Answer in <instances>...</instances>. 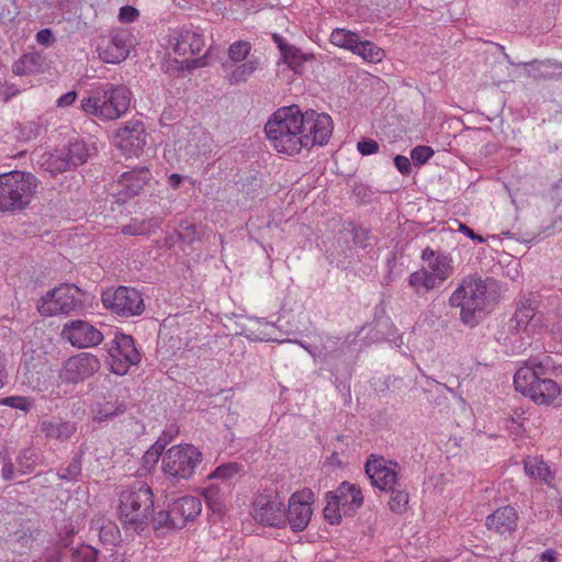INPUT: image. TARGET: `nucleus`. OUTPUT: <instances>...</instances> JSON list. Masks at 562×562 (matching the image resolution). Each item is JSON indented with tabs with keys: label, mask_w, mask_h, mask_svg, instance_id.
<instances>
[{
	"label": "nucleus",
	"mask_w": 562,
	"mask_h": 562,
	"mask_svg": "<svg viewBox=\"0 0 562 562\" xmlns=\"http://www.w3.org/2000/svg\"><path fill=\"white\" fill-rule=\"evenodd\" d=\"M498 297L499 288L495 279L468 276L451 294L449 304L460 308V319L464 325L474 327L494 308Z\"/></svg>",
	"instance_id": "obj_1"
},
{
	"label": "nucleus",
	"mask_w": 562,
	"mask_h": 562,
	"mask_svg": "<svg viewBox=\"0 0 562 562\" xmlns=\"http://www.w3.org/2000/svg\"><path fill=\"white\" fill-rule=\"evenodd\" d=\"M299 105L279 108L265 125L268 140L278 153L295 155L302 150Z\"/></svg>",
	"instance_id": "obj_2"
},
{
	"label": "nucleus",
	"mask_w": 562,
	"mask_h": 562,
	"mask_svg": "<svg viewBox=\"0 0 562 562\" xmlns=\"http://www.w3.org/2000/svg\"><path fill=\"white\" fill-rule=\"evenodd\" d=\"M120 520L126 530L143 532L154 514V494L145 483H136L120 495Z\"/></svg>",
	"instance_id": "obj_3"
},
{
	"label": "nucleus",
	"mask_w": 562,
	"mask_h": 562,
	"mask_svg": "<svg viewBox=\"0 0 562 562\" xmlns=\"http://www.w3.org/2000/svg\"><path fill=\"white\" fill-rule=\"evenodd\" d=\"M38 179L31 172L13 170L0 175V212H20L32 202Z\"/></svg>",
	"instance_id": "obj_4"
},
{
	"label": "nucleus",
	"mask_w": 562,
	"mask_h": 562,
	"mask_svg": "<svg viewBox=\"0 0 562 562\" xmlns=\"http://www.w3.org/2000/svg\"><path fill=\"white\" fill-rule=\"evenodd\" d=\"M131 91L125 86L105 83L81 100L82 110L103 120H116L130 108Z\"/></svg>",
	"instance_id": "obj_5"
},
{
	"label": "nucleus",
	"mask_w": 562,
	"mask_h": 562,
	"mask_svg": "<svg viewBox=\"0 0 562 562\" xmlns=\"http://www.w3.org/2000/svg\"><path fill=\"white\" fill-rule=\"evenodd\" d=\"M324 517L330 525H338L342 516L351 517L362 506L363 496L356 484L342 482L337 490L326 494Z\"/></svg>",
	"instance_id": "obj_6"
},
{
	"label": "nucleus",
	"mask_w": 562,
	"mask_h": 562,
	"mask_svg": "<svg viewBox=\"0 0 562 562\" xmlns=\"http://www.w3.org/2000/svg\"><path fill=\"white\" fill-rule=\"evenodd\" d=\"M82 291L72 283H63L49 290L38 301L37 310L43 316L69 314L83 306Z\"/></svg>",
	"instance_id": "obj_7"
},
{
	"label": "nucleus",
	"mask_w": 562,
	"mask_h": 562,
	"mask_svg": "<svg viewBox=\"0 0 562 562\" xmlns=\"http://www.w3.org/2000/svg\"><path fill=\"white\" fill-rule=\"evenodd\" d=\"M299 116L302 149H310L328 143L333 134V120L328 114L318 113L313 109L303 112L299 108Z\"/></svg>",
	"instance_id": "obj_8"
},
{
	"label": "nucleus",
	"mask_w": 562,
	"mask_h": 562,
	"mask_svg": "<svg viewBox=\"0 0 562 562\" xmlns=\"http://www.w3.org/2000/svg\"><path fill=\"white\" fill-rule=\"evenodd\" d=\"M201 460L202 453L194 446H173L162 457V470L173 479L188 480Z\"/></svg>",
	"instance_id": "obj_9"
},
{
	"label": "nucleus",
	"mask_w": 562,
	"mask_h": 562,
	"mask_svg": "<svg viewBox=\"0 0 562 562\" xmlns=\"http://www.w3.org/2000/svg\"><path fill=\"white\" fill-rule=\"evenodd\" d=\"M101 301L106 310L124 317L140 315L145 310L140 292L130 286L106 289L101 294Z\"/></svg>",
	"instance_id": "obj_10"
},
{
	"label": "nucleus",
	"mask_w": 562,
	"mask_h": 562,
	"mask_svg": "<svg viewBox=\"0 0 562 562\" xmlns=\"http://www.w3.org/2000/svg\"><path fill=\"white\" fill-rule=\"evenodd\" d=\"M113 342L109 350L110 368L114 374L124 375L132 366L139 363L140 353L130 335L116 333Z\"/></svg>",
	"instance_id": "obj_11"
},
{
	"label": "nucleus",
	"mask_w": 562,
	"mask_h": 562,
	"mask_svg": "<svg viewBox=\"0 0 562 562\" xmlns=\"http://www.w3.org/2000/svg\"><path fill=\"white\" fill-rule=\"evenodd\" d=\"M252 516L261 525L276 528L286 526L285 508L277 493L260 494L254 503Z\"/></svg>",
	"instance_id": "obj_12"
},
{
	"label": "nucleus",
	"mask_w": 562,
	"mask_h": 562,
	"mask_svg": "<svg viewBox=\"0 0 562 562\" xmlns=\"http://www.w3.org/2000/svg\"><path fill=\"white\" fill-rule=\"evenodd\" d=\"M313 502L314 493L310 488H303L291 495L285 519L294 532L303 531L308 526L313 513L311 507Z\"/></svg>",
	"instance_id": "obj_13"
},
{
	"label": "nucleus",
	"mask_w": 562,
	"mask_h": 562,
	"mask_svg": "<svg viewBox=\"0 0 562 562\" xmlns=\"http://www.w3.org/2000/svg\"><path fill=\"white\" fill-rule=\"evenodd\" d=\"M116 147L128 157H138L146 145L147 133L139 120H131L122 124L115 132Z\"/></svg>",
	"instance_id": "obj_14"
},
{
	"label": "nucleus",
	"mask_w": 562,
	"mask_h": 562,
	"mask_svg": "<svg viewBox=\"0 0 562 562\" xmlns=\"http://www.w3.org/2000/svg\"><path fill=\"white\" fill-rule=\"evenodd\" d=\"M101 363L90 352H81L68 358L60 370V379L66 383L76 384L99 371Z\"/></svg>",
	"instance_id": "obj_15"
},
{
	"label": "nucleus",
	"mask_w": 562,
	"mask_h": 562,
	"mask_svg": "<svg viewBox=\"0 0 562 562\" xmlns=\"http://www.w3.org/2000/svg\"><path fill=\"white\" fill-rule=\"evenodd\" d=\"M561 366H557L551 356L530 357L522 367H520L514 375V384H525L528 381H536L548 378L553 379L562 370Z\"/></svg>",
	"instance_id": "obj_16"
},
{
	"label": "nucleus",
	"mask_w": 562,
	"mask_h": 562,
	"mask_svg": "<svg viewBox=\"0 0 562 562\" xmlns=\"http://www.w3.org/2000/svg\"><path fill=\"white\" fill-rule=\"evenodd\" d=\"M150 179L151 173L147 167H138L123 172L113 188L116 202L125 203L127 200L138 195L144 187L149 183Z\"/></svg>",
	"instance_id": "obj_17"
},
{
	"label": "nucleus",
	"mask_w": 562,
	"mask_h": 562,
	"mask_svg": "<svg viewBox=\"0 0 562 562\" xmlns=\"http://www.w3.org/2000/svg\"><path fill=\"white\" fill-rule=\"evenodd\" d=\"M61 336L78 348L97 346L103 339V335L98 328L81 319L66 323Z\"/></svg>",
	"instance_id": "obj_18"
},
{
	"label": "nucleus",
	"mask_w": 562,
	"mask_h": 562,
	"mask_svg": "<svg viewBox=\"0 0 562 562\" xmlns=\"http://www.w3.org/2000/svg\"><path fill=\"white\" fill-rule=\"evenodd\" d=\"M364 470L371 484L381 491L387 492L397 485L398 473L387 467V461L383 457L371 454L366 462Z\"/></svg>",
	"instance_id": "obj_19"
},
{
	"label": "nucleus",
	"mask_w": 562,
	"mask_h": 562,
	"mask_svg": "<svg viewBox=\"0 0 562 562\" xmlns=\"http://www.w3.org/2000/svg\"><path fill=\"white\" fill-rule=\"evenodd\" d=\"M525 384H514L515 389L522 395L528 396L536 404H551L561 393L559 384L553 379H539L528 381Z\"/></svg>",
	"instance_id": "obj_20"
},
{
	"label": "nucleus",
	"mask_w": 562,
	"mask_h": 562,
	"mask_svg": "<svg viewBox=\"0 0 562 562\" xmlns=\"http://www.w3.org/2000/svg\"><path fill=\"white\" fill-rule=\"evenodd\" d=\"M170 43L179 56L198 55L205 46V38L199 29H181L172 36Z\"/></svg>",
	"instance_id": "obj_21"
},
{
	"label": "nucleus",
	"mask_w": 562,
	"mask_h": 562,
	"mask_svg": "<svg viewBox=\"0 0 562 562\" xmlns=\"http://www.w3.org/2000/svg\"><path fill=\"white\" fill-rule=\"evenodd\" d=\"M172 525L176 529H182L188 521L195 519L201 510L202 504L196 496H182L175 499L171 504Z\"/></svg>",
	"instance_id": "obj_22"
},
{
	"label": "nucleus",
	"mask_w": 562,
	"mask_h": 562,
	"mask_svg": "<svg viewBox=\"0 0 562 562\" xmlns=\"http://www.w3.org/2000/svg\"><path fill=\"white\" fill-rule=\"evenodd\" d=\"M422 259L428 262V272L439 281L440 285L453 273L452 259L448 255L427 247L422 252Z\"/></svg>",
	"instance_id": "obj_23"
},
{
	"label": "nucleus",
	"mask_w": 562,
	"mask_h": 562,
	"mask_svg": "<svg viewBox=\"0 0 562 562\" xmlns=\"http://www.w3.org/2000/svg\"><path fill=\"white\" fill-rule=\"evenodd\" d=\"M518 515L514 507L503 506L497 508L486 518V527L501 535L510 533L517 527Z\"/></svg>",
	"instance_id": "obj_24"
},
{
	"label": "nucleus",
	"mask_w": 562,
	"mask_h": 562,
	"mask_svg": "<svg viewBox=\"0 0 562 562\" xmlns=\"http://www.w3.org/2000/svg\"><path fill=\"white\" fill-rule=\"evenodd\" d=\"M538 302L533 299L521 300L516 308L515 314L509 319V333L519 334L526 330L527 326L536 315Z\"/></svg>",
	"instance_id": "obj_25"
},
{
	"label": "nucleus",
	"mask_w": 562,
	"mask_h": 562,
	"mask_svg": "<svg viewBox=\"0 0 562 562\" xmlns=\"http://www.w3.org/2000/svg\"><path fill=\"white\" fill-rule=\"evenodd\" d=\"M76 425L61 419H44L40 423L38 431L49 439L68 440L76 432Z\"/></svg>",
	"instance_id": "obj_26"
},
{
	"label": "nucleus",
	"mask_w": 562,
	"mask_h": 562,
	"mask_svg": "<svg viewBox=\"0 0 562 562\" xmlns=\"http://www.w3.org/2000/svg\"><path fill=\"white\" fill-rule=\"evenodd\" d=\"M128 46L122 35H114L104 48L100 52V57L105 63L117 64L128 56Z\"/></svg>",
	"instance_id": "obj_27"
},
{
	"label": "nucleus",
	"mask_w": 562,
	"mask_h": 562,
	"mask_svg": "<svg viewBox=\"0 0 562 562\" xmlns=\"http://www.w3.org/2000/svg\"><path fill=\"white\" fill-rule=\"evenodd\" d=\"M223 67L227 71L226 79L228 82L231 85H239L246 82L256 72L259 67V61L258 59H249L239 65L223 64Z\"/></svg>",
	"instance_id": "obj_28"
},
{
	"label": "nucleus",
	"mask_w": 562,
	"mask_h": 562,
	"mask_svg": "<svg viewBox=\"0 0 562 562\" xmlns=\"http://www.w3.org/2000/svg\"><path fill=\"white\" fill-rule=\"evenodd\" d=\"M45 58L40 53H27L22 55L13 65L12 71L16 76H26L41 71Z\"/></svg>",
	"instance_id": "obj_29"
},
{
	"label": "nucleus",
	"mask_w": 562,
	"mask_h": 562,
	"mask_svg": "<svg viewBox=\"0 0 562 562\" xmlns=\"http://www.w3.org/2000/svg\"><path fill=\"white\" fill-rule=\"evenodd\" d=\"M212 135L203 127L195 126L191 130L188 145L192 155H206L211 151Z\"/></svg>",
	"instance_id": "obj_30"
},
{
	"label": "nucleus",
	"mask_w": 562,
	"mask_h": 562,
	"mask_svg": "<svg viewBox=\"0 0 562 562\" xmlns=\"http://www.w3.org/2000/svg\"><path fill=\"white\" fill-rule=\"evenodd\" d=\"M408 283L417 294H423L440 286L439 281L426 268L413 272L408 278Z\"/></svg>",
	"instance_id": "obj_31"
},
{
	"label": "nucleus",
	"mask_w": 562,
	"mask_h": 562,
	"mask_svg": "<svg viewBox=\"0 0 562 562\" xmlns=\"http://www.w3.org/2000/svg\"><path fill=\"white\" fill-rule=\"evenodd\" d=\"M159 226L160 220L158 217H150L148 220L132 218L121 231L124 235L139 236L156 232Z\"/></svg>",
	"instance_id": "obj_32"
},
{
	"label": "nucleus",
	"mask_w": 562,
	"mask_h": 562,
	"mask_svg": "<svg viewBox=\"0 0 562 562\" xmlns=\"http://www.w3.org/2000/svg\"><path fill=\"white\" fill-rule=\"evenodd\" d=\"M352 53L369 63H380L385 57V52L382 48L376 46L373 42L360 41V37Z\"/></svg>",
	"instance_id": "obj_33"
},
{
	"label": "nucleus",
	"mask_w": 562,
	"mask_h": 562,
	"mask_svg": "<svg viewBox=\"0 0 562 562\" xmlns=\"http://www.w3.org/2000/svg\"><path fill=\"white\" fill-rule=\"evenodd\" d=\"M82 453H76L70 462L66 467H61L56 472V477L61 481L66 482H77L81 475L82 471Z\"/></svg>",
	"instance_id": "obj_34"
},
{
	"label": "nucleus",
	"mask_w": 562,
	"mask_h": 562,
	"mask_svg": "<svg viewBox=\"0 0 562 562\" xmlns=\"http://www.w3.org/2000/svg\"><path fill=\"white\" fill-rule=\"evenodd\" d=\"M524 469L528 476L547 481L551 475L549 467L542 458L527 457L524 459Z\"/></svg>",
	"instance_id": "obj_35"
},
{
	"label": "nucleus",
	"mask_w": 562,
	"mask_h": 562,
	"mask_svg": "<svg viewBox=\"0 0 562 562\" xmlns=\"http://www.w3.org/2000/svg\"><path fill=\"white\" fill-rule=\"evenodd\" d=\"M42 167L52 176L63 173L71 168L64 150H57L56 153L50 154L42 164Z\"/></svg>",
	"instance_id": "obj_36"
},
{
	"label": "nucleus",
	"mask_w": 562,
	"mask_h": 562,
	"mask_svg": "<svg viewBox=\"0 0 562 562\" xmlns=\"http://www.w3.org/2000/svg\"><path fill=\"white\" fill-rule=\"evenodd\" d=\"M42 454L38 450L29 447L23 449L18 456V464L22 471V473H30L34 471V469L41 464Z\"/></svg>",
	"instance_id": "obj_37"
},
{
	"label": "nucleus",
	"mask_w": 562,
	"mask_h": 562,
	"mask_svg": "<svg viewBox=\"0 0 562 562\" xmlns=\"http://www.w3.org/2000/svg\"><path fill=\"white\" fill-rule=\"evenodd\" d=\"M64 151L70 167L83 165L88 159V149L83 142L76 140L70 143Z\"/></svg>",
	"instance_id": "obj_38"
},
{
	"label": "nucleus",
	"mask_w": 562,
	"mask_h": 562,
	"mask_svg": "<svg viewBox=\"0 0 562 562\" xmlns=\"http://www.w3.org/2000/svg\"><path fill=\"white\" fill-rule=\"evenodd\" d=\"M281 56L283 61L294 70V72H299L302 65L307 60L306 55L293 45L281 46Z\"/></svg>",
	"instance_id": "obj_39"
},
{
	"label": "nucleus",
	"mask_w": 562,
	"mask_h": 562,
	"mask_svg": "<svg viewBox=\"0 0 562 562\" xmlns=\"http://www.w3.org/2000/svg\"><path fill=\"white\" fill-rule=\"evenodd\" d=\"M358 38L359 35L357 33L345 29H335L330 34L331 44L351 52L355 50Z\"/></svg>",
	"instance_id": "obj_40"
},
{
	"label": "nucleus",
	"mask_w": 562,
	"mask_h": 562,
	"mask_svg": "<svg viewBox=\"0 0 562 562\" xmlns=\"http://www.w3.org/2000/svg\"><path fill=\"white\" fill-rule=\"evenodd\" d=\"M125 411L126 405L123 401L116 400L114 403L108 402L98 408L94 419L98 422L110 420L122 415Z\"/></svg>",
	"instance_id": "obj_41"
},
{
	"label": "nucleus",
	"mask_w": 562,
	"mask_h": 562,
	"mask_svg": "<svg viewBox=\"0 0 562 562\" xmlns=\"http://www.w3.org/2000/svg\"><path fill=\"white\" fill-rule=\"evenodd\" d=\"M177 236L179 240L186 244H192L193 241L201 239L202 232L198 229L194 223L183 220L179 224Z\"/></svg>",
	"instance_id": "obj_42"
},
{
	"label": "nucleus",
	"mask_w": 562,
	"mask_h": 562,
	"mask_svg": "<svg viewBox=\"0 0 562 562\" xmlns=\"http://www.w3.org/2000/svg\"><path fill=\"white\" fill-rule=\"evenodd\" d=\"M204 498L209 508L214 514H222L225 507L223 494L220 493L218 487L211 485L204 490Z\"/></svg>",
	"instance_id": "obj_43"
},
{
	"label": "nucleus",
	"mask_w": 562,
	"mask_h": 562,
	"mask_svg": "<svg viewBox=\"0 0 562 562\" xmlns=\"http://www.w3.org/2000/svg\"><path fill=\"white\" fill-rule=\"evenodd\" d=\"M389 492L392 494L389 502L390 509L395 514H403L408 504V493L405 490L396 488V486Z\"/></svg>",
	"instance_id": "obj_44"
},
{
	"label": "nucleus",
	"mask_w": 562,
	"mask_h": 562,
	"mask_svg": "<svg viewBox=\"0 0 562 562\" xmlns=\"http://www.w3.org/2000/svg\"><path fill=\"white\" fill-rule=\"evenodd\" d=\"M251 49V45L246 41H237L229 45L228 57L233 63H239L247 58Z\"/></svg>",
	"instance_id": "obj_45"
},
{
	"label": "nucleus",
	"mask_w": 562,
	"mask_h": 562,
	"mask_svg": "<svg viewBox=\"0 0 562 562\" xmlns=\"http://www.w3.org/2000/svg\"><path fill=\"white\" fill-rule=\"evenodd\" d=\"M241 467L236 462H229L217 467L210 475V479L228 481L239 473Z\"/></svg>",
	"instance_id": "obj_46"
},
{
	"label": "nucleus",
	"mask_w": 562,
	"mask_h": 562,
	"mask_svg": "<svg viewBox=\"0 0 562 562\" xmlns=\"http://www.w3.org/2000/svg\"><path fill=\"white\" fill-rule=\"evenodd\" d=\"M98 550L88 544H81L72 552V562H97Z\"/></svg>",
	"instance_id": "obj_47"
},
{
	"label": "nucleus",
	"mask_w": 562,
	"mask_h": 562,
	"mask_svg": "<svg viewBox=\"0 0 562 562\" xmlns=\"http://www.w3.org/2000/svg\"><path fill=\"white\" fill-rule=\"evenodd\" d=\"M1 403L5 406L29 412L33 406L34 401L26 396H8L4 397Z\"/></svg>",
	"instance_id": "obj_48"
},
{
	"label": "nucleus",
	"mask_w": 562,
	"mask_h": 562,
	"mask_svg": "<svg viewBox=\"0 0 562 562\" xmlns=\"http://www.w3.org/2000/svg\"><path fill=\"white\" fill-rule=\"evenodd\" d=\"M434 154L435 151L431 147L419 145L411 150V158L414 164L420 166L426 164L434 156Z\"/></svg>",
	"instance_id": "obj_49"
},
{
	"label": "nucleus",
	"mask_w": 562,
	"mask_h": 562,
	"mask_svg": "<svg viewBox=\"0 0 562 562\" xmlns=\"http://www.w3.org/2000/svg\"><path fill=\"white\" fill-rule=\"evenodd\" d=\"M173 518L171 517V507L169 506L168 510L159 512L156 516L151 515L150 522L153 524L154 529H175L172 525Z\"/></svg>",
	"instance_id": "obj_50"
},
{
	"label": "nucleus",
	"mask_w": 562,
	"mask_h": 562,
	"mask_svg": "<svg viewBox=\"0 0 562 562\" xmlns=\"http://www.w3.org/2000/svg\"><path fill=\"white\" fill-rule=\"evenodd\" d=\"M41 133V126L35 122H26L19 126V138L29 142L37 137Z\"/></svg>",
	"instance_id": "obj_51"
},
{
	"label": "nucleus",
	"mask_w": 562,
	"mask_h": 562,
	"mask_svg": "<svg viewBox=\"0 0 562 562\" xmlns=\"http://www.w3.org/2000/svg\"><path fill=\"white\" fill-rule=\"evenodd\" d=\"M24 368L26 369L27 373L31 374L30 380L33 379L34 373L42 374L43 376H45L48 372V368L45 362L37 361L35 363L33 362V359L29 360L26 358V355H24Z\"/></svg>",
	"instance_id": "obj_52"
},
{
	"label": "nucleus",
	"mask_w": 562,
	"mask_h": 562,
	"mask_svg": "<svg viewBox=\"0 0 562 562\" xmlns=\"http://www.w3.org/2000/svg\"><path fill=\"white\" fill-rule=\"evenodd\" d=\"M120 537V531L112 522L103 525L100 529V539L103 542L114 543Z\"/></svg>",
	"instance_id": "obj_53"
},
{
	"label": "nucleus",
	"mask_w": 562,
	"mask_h": 562,
	"mask_svg": "<svg viewBox=\"0 0 562 562\" xmlns=\"http://www.w3.org/2000/svg\"><path fill=\"white\" fill-rule=\"evenodd\" d=\"M15 16L14 0H0V21H11Z\"/></svg>",
	"instance_id": "obj_54"
},
{
	"label": "nucleus",
	"mask_w": 562,
	"mask_h": 562,
	"mask_svg": "<svg viewBox=\"0 0 562 562\" xmlns=\"http://www.w3.org/2000/svg\"><path fill=\"white\" fill-rule=\"evenodd\" d=\"M357 148L363 156L375 154L379 150V144L376 140L371 138H363L358 142Z\"/></svg>",
	"instance_id": "obj_55"
},
{
	"label": "nucleus",
	"mask_w": 562,
	"mask_h": 562,
	"mask_svg": "<svg viewBox=\"0 0 562 562\" xmlns=\"http://www.w3.org/2000/svg\"><path fill=\"white\" fill-rule=\"evenodd\" d=\"M76 533L72 522H67L59 530V541L63 547L67 548L72 541V536Z\"/></svg>",
	"instance_id": "obj_56"
},
{
	"label": "nucleus",
	"mask_w": 562,
	"mask_h": 562,
	"mask_svg": "<svg viewBox=\"0 0 562 562\" xmlns=\"http://www.w3.org/2000/svg\"><path fill=\"white\" fill-rule=\"evenodd\" d=\"M55 36L50 29H43L36 33V42L40 45L49 47L55 43Z\"/></svg>",
	"instance_id": "obj_57"
},
{
	"label": "nucleus",
	"mask_w": 562,
	"mask_h": 562,
	"mask_svg": "<svg viewBox=\"0 0 562 562\" xmlns=\"http://www.w3.org/2000/svg\"><path fill=\"white\" fill-rule=\"evenodd\" d=\"M138 10L131 5H125L120 9L119 19L121 22L130 23L137 19Z\"/></svg>",
	"instance_id": "obj_58"
},
{
	"label": "nucleus",
	"mask_w": 562,
	"mask_h": 562,
	"mask_svg": "<svg viewBox=\"0 0 562 562\" xmlns=\"http://www.w3.org/2000/svg\"><path fill=\"white\" fill-rule=\"evenodd\" d=\"M394 165L402 175H408L412 170L411 160L406 156L396 155Z\"/></svg>",
	"instance_id": "obj_59"
},
{
	"label": "nucleus",
	"mask_w": 562,
	"mask_h": 562,
	"mask_svg": "<svg viewBox=\"0 0 562 562\" xmlns=\"http://www.w3.org/2000/svg\"><path fill=\"white\" fill-rule=\"evenodd\" d=\"M183 64L186 65V68L189 70L205 67L207 65L206 55L200 56L191 60L187 59L184 60Z\"/></svg>",
	"instance_id": "obj_60"
},
{
	"label": "nucleus",
	"mask_w": 562,
	"mask_h": 562,
	"mask_svg": "<svg viewBox=\"0 0 562 562\" xmlns=\"http://www.w3.org/2000/svg\"><path fill=\"white\" fill-rule=\"evenodd\" d=\"M76 98H77V93L75 91H69L58 98L57 105L63 106V108L69 106L75 102Z\"/></svg>",
	"instance_id": "obj_61"
},
{
	"label": "nucleus",
	"mask_w": 562,
	"mask_h": 562,
	"mask_svg": "<svg viewBox=\"0 0 562 562\" xmlns=\"http://www.w3.org/2000/svg\"><path fill=\"white\" fill-rule=\"evenodd\" d=\"M1 475L5 481L12 480L14 477V465L11 461L3 463L1 468Z\"/></svg>",
	"instance_id": "obj_62"
},
{
	"label": "nucleus",
	"mask_w": 562,
	"mask_h": 562,
	"mask_svg": "<svg viewBox=\"0 0 562 562\" xmlns=\"http://www.w3.org/2000/svg\"><path fill=\"white\" fill-rule=\"evenodd\" d=\"M459 231L465 234L468 237H470L472 240H476L479 243H483L484 238L477 234H475L469 226L465 224L460 223L459 224Z\"/></svg>",
	"instance_id": "obj_63"
},
{
	"label": "nucleus",
	"mask_w": 562,
	"mask_h": 562,
	"mask_svg": "<svg viewBox=\"0 0 562 562\" xmlns=\"http://www.w3.org/2000/svg\"><path fill=\"white\" fill-rule=\"evenodd\" d=\"M34 479H41V483L45 486L50 484L56 477V473H54L52 470L47 471L45 473H38L34 476Z\"/></svg>",
	"instance_id": "obj_64"
}]
</instances>
